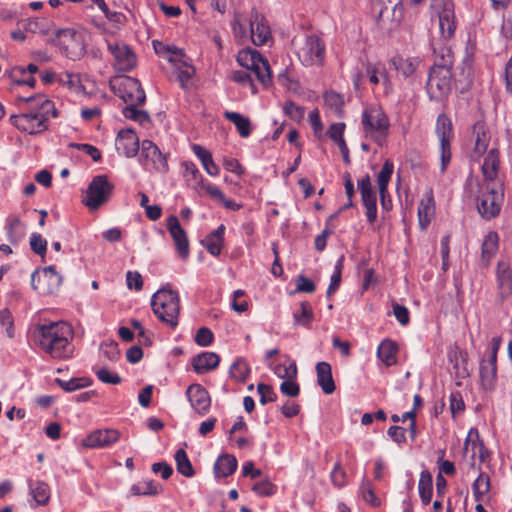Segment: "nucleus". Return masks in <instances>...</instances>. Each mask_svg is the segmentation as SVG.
<instances>
[{
  "label": "nucleus",
  "instance_id": "2eb2a0df",
  "mask_svg": "<svg viewBox=\"0 0 512 512\" xmlns=\"http://www.w3.org/2000/svg\"><path fill=\"white\" fill-rule=\"evenodd\" d=\"M61 283L62 277L53 266L45 267L41 272L34 271L31 275L32 287L40 294L55 292Z\"/></svg>",
  "mask_w": 512,
  "mask_h": 512
},
{
  "label": "nucleus",
  "instance_id": "6e6552de",
  "mask_svg": "<svg viewBox=\"0 0 512 512\" xmlns=\"http://www.w3.org/2000/svg\"><path fill=\"white\" fill-rule=\"evenodd\" d=\"M238 64L253 72L259 82L267 86L271 82V70L267 59L255 49L246 48L238 52Z\"/></svg>",
  "mask_w": 512,
  "mask_h": 512
},
{
  "label": "nucleus",
  "instance_id": "dca6fc26",
  "mask_svg": "<svg viewBox=\"0 0 512 512\" xmlns=\"http://www.w3.org/2000/svg\"><path fill=\"white\" fill-rule=\"evenodd\" d=\"M357 186L360 191L362 204L366 209L367 220L369 223H374L377 218V199L372 189L370 176L365 175L358 180Z\"/></svg>",
  "mask_w": 512,
  "mask_h": 512
},
{
  "label": "nucleus",
  "instance_id": "c85d7f7f",
  "mask_svg": "<svg viewBox=\"0 0 512 512\" xmlns=\"http://www.w3.org/2000/svg\"><path fill=\"white\" fill-rule=\"evenodd\" d=\"M219 362L220 358L214 352H202L192 358V366L198 374L215 369Z\"/></svg>",
  "mask_w": 512,
  "mask_h": 512
},
{
  "label": "nucleus",
  "instance_id": "c03bdc74",
  "mask_svg": "<svg viewBox=\"0 0 512 512\" xmlns=\"http://www.w3.org/2000/svg\"><path fill=\"white\" fill-rule=\"evenodd\" d=\"M294 324L309 327L314 318V313L309 302H301L300 310L293 313Z\"/></svg>",
  "mask_w": 512,
  "mask_h": 512
},
{
  "label": "nucleus",
  "instance_id": "393cba45",
  "mask_svg": "<svg viewBox=\"0 0 512 512\" xmlns=\"http://www.w3.org/2000/svg\"><path fill=\"white\" fill-rule=\"evenodd\" d=\"M316 375H317V384L321 387L322 391L330 395L335 389V382L332 376V368L328 362L321 361L316 364Z\"/></svg>",
  "mask_w": 512,
  "mask_h": 512
},
{
  "label": "nucleus",
  "instance_id": "c756f323",
  "mask_svg": "<svg viewBox=\"0 0 512 512\" xmlns=\"http://www.w3.org/2000/svg\"><path fill=\"white\" fill-rule=\"evenodd\" d=\"M193 153L200 160L204 170L210 176H218L220 173L219 166L213 161L212 154L199 144L191 146Z\"/></svg>",
  "mask_w": 512,
  "mask_h": 512
},
{
  "label": "nucleus",
  "instance_id": "864d4df0",
  "mask_svg": "<svg viewBox=\"0 0 512 512\" xmlns=\"http://www.w3.org/2000/svg\"><path fill=\"white\" fill-rule=\"evenodd\" d=\"M137 106L127 105L122 113L127 119L138 122L141 125H145L150 122L149 114L144 110H139Z\"/></svg>",
  "mask_w": 512,
  "mask_h": 512
},
{
  "label": "nucleus",
  "instance_id": "a18cd8bd",
  "mask_svg": "<svg viewBox=\"0 0 512 512\" xmlns=\"http://www.w3.org/2000/svg\"><path fill=\"white\" fill-rule=\"evenodd\" d=\"M177 471L185 477H193L195 471L184 449H178L175 453Z\"/></svg>",
  "mask_w": 512,
  "mask_h": 512
},
{
  "label": "nucleus",
  "instance_id": "f257e3e1",
  "mask_svg": "<svg viewBox=\"0 0 512 512\" xmlns=\"http://www.w3.org/2000/svg\"><path fill=\"white\" fill-rule=\"evenodd\" d=\"M18 103L26 104L25 111L11 115L10 122L22 132L42 133L47 130L49 120L58 116L54 102L42 94L29 97L21 96L18 98Z\"/></svg>",
  "mask_w": 512,
  "mask_h": 512
},
{
  "label": "nucleus",
  "instance_id": "bb28decb",
  "mask_svg": "<svg viewBox=\"0 0 512 512\" xmlns=\"http://www.w3.org/2000/svg\"><path fill=\"white\" fill-rule=\"evenodd\" d=\"M393 68L399 72L404 78H411L420 65V59L417 57L394 56L390 60Z\"/></svg>",
  "mask_w": 512,
  "mask_h": 512
},
{
  "label": "nucleus",
  "instance_id": "2f4dec72",
  "mask_svg": "<svg viewBox=\"0 0 512 512\" xmlns=\"http://www.w3.org/2000/svg\"><path fill=\"white\" fill-rule=\"evenodd\" d=\"M29 492L36 505H46L50 499L49 485L40 480L28 479Z\"/></svg>",
  "mask_w": 512,
  "mask_h": 512
},
{
  "label": "nucleus",
  "instance_id": "4d7b16f0",
  "mask_svg": "<svg viewBox=\"0 0 512 512\" xmlns=\"http://www.w3.org/2000/svg\"><path fill=\"white\" fill-rule=\"evenodd\" d=\"M97 378L105 384L118 385L121 383V377L112 371H110L107 367L101 366L93 369Z\"/></svg>",
  "mask_w": 512,
  "mask_h": 512
},
{
  "label": "nucleus",
  "instance_id": "052dcab7",
  "mask_svg": "<svg viewBox=\"0 0 512 512\" xmlns=\"http://www.w3.org/2000/svg\"><path fill=\"white\" fill-rule=\"evenodd\" d=\"M252 491L261 497L272 496L276 492V486L268 479L257 482L252 486Z\"/></svg>",
  "mask_w": 512,
  "mask_h": 512
},
{
  "label": "nucleus",
  "instance_id": "20e7f679",
  "mask_svg": "<svg viewBox=\"0 0 512 512\" xmlns=\"http://www.w3.org/2000/svg\"><path fill=\"white\" fill-rule=\"evenodd\" d=\"M247 25L250 28V39L256 46H262L271 40V29L267 20L257 11H252L249 18H245L241 14H235L231 27L234 37L238 41H245L248 39Z\"/></svg>",
  "mask_w": 512,
  "mask_h": 512
},
{
  "label": "nucleus",
  "instance_id": "9b49d317",
  "mask_svg": "<svg viewBox=\"0 0 512 512\" xmlns=\"http://www.w3.org/2000/svg\"><path fill=\"white\" fill-rule=\"evenodd\" d=\"M112 87L116 94L127 104L140 106L146 100V94L138 79L130 76H118L115 78Z\"/></svg>",
  "mask_w": 512,
  "mask_h": 512
},
{
  "label": "nucleus",
  "instance_id": "4c0bfd02",
  "mask_svg": "<svg viewBox=\"0 0 512 512\" xmlns=\"http://www.w3.org/2000/svg\"><path fill=\"white\" fill-rule=\"evenodd\" d=\"M419 496L424 505H428L431 502L433 494V480L432 475L428 470H423L420 473L418 483Z\"/></svg>",
  "mask_w": 512,
  "mask_h": 512
},
{
  "label": "nucleus",
  "instance_id": "3c124183",
  "mask_svg": "<svg viewBox=\"0 0 512 512\" xmlns=\"http://www.w3.org/2000/svg\"><path fill=\"white\" fill-rule=\"evenodd\" d=\"M498 249V235L496 232H489L482 243V257L489 260Z\"/></svg>",
  "mask_w": 512,
  "mask_h": 512
},
{
  "label": "nucleus",
  "instance_id": "603ef678",
  "mask_svg": "<svg viewBox=\"0 0 512 512\" xmlns=\"http://www.w3.org/2000/svg\"><path fill=\"white\" fill-rule=\"evenodd\" d=\"M100 356L107 359L110 362H117L120 357V351L118 344L115 341H105L100 345Z\"/></svg>",
  "mask_w": 512,
  "mask_h": 512
},
{
  "label": "nucleus",
  "instance_id": "13d9d810",
  "mask_svg": "<svg viewBox=\"0 0 512 512\" xmlns=\"http://www.w3.org/2000/svg\"><path fill=\"white\" fill-rule=\"evenodd\" d=\"M0 325L4 328L6 336L13 339L15 336L14 318L8 308L0 310Z\"/></svg>",
  "mask_w": 512,
  "mask_h": 512
},
{
  "label": "nucleus",
  "instance_id": "1a4fd4ad",
  "mask_svg": "<svg viewBox=\"0 0 512 512\" xmlns=\"http://www.w3.org/2000/svg\"><path fill=\"white\" fill-rule=\"evenodd\" d=\"M477 209L481 216L487 220L497 216L501 209L503 191L502 184H485L480 187Z\"/></svg>",
  "mask_w": 512,
  "mask_h": 512
},
{
  "label": "nucleus",
  "instance_id": "de8ad7c7",
  "mask_svg": "<svg viewBox=\"0 0 512 512\" xmlns=\"http://www.w3.org/2000/svg\"><path fill=\"white\" fill-rule=\"evenodd\" d=\"M325 106L328 107L336 116H342V107L344 104L340 94L334 91L325 92L323 95Z\"/></svg>",
  "mask_w": 512,
  "mask_h": 512
},
{
  "label": "nucleus",
  "instance_id": "f3484780",
  "mask_svg": "<svg viewBox=\"0 0 512 512\" xmlns=\"http://www.w3.org/2000/svg\"><path fill=\"white\" fill-rule=\"evenodd\" d=\"M167 229L174 241L177 253L182 259L189 256V240L186 231L180 225L179 219L175 215H170L166 220Z\"/></svg>",
  "mask_w": 512,
  "mask_h": 512
},
{
  "label": "nucleus",
  "instance_id": "79ce46f5",
  "mask_svg": "<svg viewBox=\"0 0 512 512\" xmlns=\"http://www.w3.org/2000/svg\"><path fill=\"white\" fill-rule=\"evenodd\" d=\"M159 493V485L153 480H144L130 487L132 496H155Z\"/></svg>",
  "mask_w": 512,
  "mask_h": 512
},
{
  "label": "nucleus",
  "instance_id": "bf43d9fd",
  "mask_svg": "<svg viewBox=\"0 0 512 512\" xmlns=\"http://www.w3.org/2000/svg\"><path fill=\"white\" fill-rule=\"evenodd\" d=\"M343 260V256L340 257L334 266V271L333 274L331 275L330 284L327 289V297H330L332 294H334L340 286Z\"/></svg>",
  "mask_w": 512,
  "mask_h": 512
},
{
  "label": "nucleus",
  "instance_id": "f03ea898",
  "mask_svg": "<svg viewBox=\"0 0 512 512\" xmlns=\"http://www.w3.org/2000/svg\"><path fill=\"white\" fill-rule=\"evenodd\" d=\"M31 338L53 359H68L73 354V330L65 322L36 325L31 331Z\"/></svg>",
  "mask_w": 512,
  "mask_h": 512
},
{
  "label": "nucleus",
  "instance_id": "338daca9",
  "mask_svg": "<svg viewBox=\"0 0 512 512\" xmlns=\"http://www.w3.org/2000/svg\"><path fill=\"white\" fill-rule=\"evenodd\" d=\"M202 243L211 255L218 256L221 253L223 241L218 236L208 235Z\"/></svg>",
  "mask_w": 512,
  "mask_h": 512
},
{
  "label": "nucleus",
  "instance_id": "cd10ccee",
  "mask_svg": "<svg viewBox=\"0 0 512 512\" xmlns=\"http://www.w3.org/2000/svg\"><path fill=\"white\" fill-rule=\"evenodd\" d=\"M448 361L452 365L453 372L457 378L464 379L469 376L467 367V354L457 347L448 352Z\"/></svg>",
  "mask_w": 512,
  "mask_h": 512
},
{
  "label": "nucleus",
  "instance_id": "6ab92c4d",
  "mask_svg": "<svg viewBox=\"0 0 512 512\" xmlns=\"http://www.w3.org/2000/svg\"><path fill=\"white\" fill-rule=\"evenodd\" d=\"M120 434L115 429H99L91 432L82 441L85 448L95 449L108 447L119 440Z\"/></svg>",
  "mask_w": 512,
  "mask_h": 512
},
{
  "label": "nucleus",
  "instance_id": "0eeeda50",
  "mask_svg": "<svg viewBox=\"0 0 512 512\" xmlns=\"http://www.w3.org/2000/svg\"><path fill=\"white\" fill-rule=\"evenodd\" d=\"M326 47L324 41L317 35H306L296 46V54L302 65L306 67L320 66L325 59Z\"/></svg>",
  "mask_w": 512,
  "mask_h": 512
},
{
  "label": "nucleus",
  "instance_id": "4468645a",
  "mask_svg": "<svg viewBox=\"0 0 512 512\" xmlns=\"http://www.w3.org/2000/svg\"><path fill=\"white\" fill-rule=\"evenodd\" d=\"M431 6L438 13L441 37L445 40L452 38L456 30L454 4L449 0H432Z\"/></svg>",
  "mask_w": 512,
  "mask_h": 512
},
{
  "label": "nucleus",
  "instance_id": "7c9ffc66",
  "mask_svg": "<svg viewBox=\"0 0 512 512\" xmlns=\"http://www.w3.org/2000/svg\"><path fill=\"white\" fill-rule=\"evenodd\" d=\"M237 459L231 454L220 455L214 464V474L216 477H228L237 469Z\"/></svg>",
  "mask_w": 512,
  "mask_h": 512
},
{
  "label": "nucleus",
  "instance_id": "ea45409f",
  "mask_svg": "<svg viewBox=\"0 0 512 512\" xmlns=\"http://www.w3.org/2000/svg\"><path fill=\"white\" fill-rule=\"evenodd\" d=\"M435 208L433 198L422 199L418 207V220L422 230H425L434 216Z\"/></svg>",
  "mask_w": 512,
  "mask_h": 512
},
{
  "label": "nucleus",
  "instance_id": "37998d69",
  "mask_svg": "<svg viewBox=\"0 0 512 512\" xmlns=\"http://www.w3.org/2000/svg\"><path fill=\"white\" fill-rule=\"evenodd\" d=\"M250 374V368L246 361L242 358L235 360L229 369V376L236 382L243 383L247 380Z\"/></svg>",
  "mask_w": 512,
  "mask_h": 512
},
{
  "label": "nucleus",
  "instance_id": "e2e57ef3",
  "mask_svg": "<svg viewBox=\"0 0 512 512\" xmlns=\"http://www.w3.org/2000/svg\"><path fill=\"white\" fill-rule=\"evenodd\" d=\"M257 391L260 395V403L265 405L270 402H274L277 399V395L273 390L272 386L264 383H259L257 385Z\"/></svg>",
  "mask_w": 512,
  "mask_h": 512
},
{
  "label": "nucleus",
  "instance_id": "f704fd0d",
  "mask_svg": "<svg viewBox=\"0 0 512 512\" xmlns=\"http://www.w3.org/2000/svg\"><path fill=\"white\" fill-rule=\"evenodd\" d=\"M490 487V477L486 473L480 472L472 484V492L475 501L483 502L490 491Z\"/></svg>",
  "mask_w": 512,
  "mask_h": 512
},
{
  "label": "nucleus",
  "instance_id": "a19ab883",
  "mask_svg": "<svg viewBox=\"0 0 512 512\" xmlns=\"http://www.w3.org/2000/svg\"><path fill=\"white\" fill-rule=\"evenodd\" d=\"M473 134L475 136L474 154L480 156L487 150L490 136L486 133L484 125L480 123L474 125Z\"/></svg>",
  "mask_w": 512,
  "mask_h": 512
},
{
  "label": "nucleus",
  "instance_id": "6e6d98bb",
  "mask_svg": "<svg viewBox=\"0 0 512 512\" xmlns=\"http://www.w3.org/2000/svg\"><path fill=\"white\" fill-rule=\"evenodd\" d=\"M182 168L184 170V177L188 182H193L199 186L203 184V176L201 175L195 163L191 161H184L182 163Z\"/></svg>",
  "mask_w": 512,
  "mask_h": 512
},
{
  "label": "nucleus",
  "instance_id": "9d476101",
  "mask_svg": "<svg viewBox=\"0 0 512 512\" xmlns=\"http://www.w3.org/2000/svg\"><path fill=\"white\" fill-rule=\"evenodd\" d=\"M435 132L439 140L440 173L443 174L451 162V142L454 138L451 120L445 114L437 117Z\"/></svg>",
  "mask_w": 512,
  "mask_h": 512
},
{
  "label": "nucleus",
  "instance_id": "a211bd4d",
  "mask_svg": "<svg viewBox=\"0 0 512 512\" xmlns=\"http://www.w3.org/2000/svg\"><path fill=\"white\" fill-rule=\"evenodd\" d=\"M108 49L114 57V65L118 71L128 72L135 67V54L127 45L123 43L109 44Z\"/></svg>",
  "mask_w": 512,
  "mask_h": 512
},
{
  "label": "nucleus",
  "instance_id": "423d86ee",
  "mask_svg": "<svg viewBox=\"0 0 512 512\" xmlns=\"http://www.w3.org/2000/svg\"><path fill=\"white\" fill-rule=\"evenodd\" d=\"M361 122L365 134L381 145L390 126L389 119L382 108L378 106L366 107L362 113Z\"/></svg>",
  "mask_w": 512,
  "mask_h": 512
},
{
  "label": "nucleus",
  "instance_id": "e433bc0d",
  "mask_svg": "<svg viewBox=\"0 0 512 512\" xmlns=\"http://www.w3.org/2000/svg\"><path fill=\"white\" fill-rule=\"evenodd\" d=\"M224 117L236 126L237 131L241 137L246 138L250 135L251 122L248 117H245L238 112L232 111H225Z\"/></svg>",
  "mask_w": 512,
  "mask_h": 512
},
{
  "label": "nucleus",
  "instance_id": "8fccbe9b",
  "mask_svg": "<svg viewBox=\"0 0 512 512\" xmlns=\"http://www.w3.org/2000/svg\"><path fill=\"white\" fill-rule=\"evenodd\" d=\"M55 382L66 392H73L88 387L92 383L91 379L87 377L72 378L68 381L57 378Z\"/></svg>",
  "mask_w": 512,
  "mask_h": 512
},
{
  "label": "nucleus",
  "instance_id": "ddd939ff",
  "mask_svg": "<svg viewBox=\"0 0 512 512\" xmlns=\"http://www.w3.org/2000/svg\"><path fill=\"white\" fill-rule=\"evenodd\" d=\"M139 162L145 169L159 173H166L169 169L166 155L150 140L142 141Z\"/></svg>",
  "mask_w": 512,
  "mask_h": 512
},
{
  "label": "nucleus",
  "instance_id": "49530a36",
  "mask_svg": "<svg viewBox=\"0 0 512 512\" xmlns=\"http://www.w3.org/2000/svg\"><path fill=\"white\" fill-rule=\"evenodd\" d=\"M497 377V366L487 365L485 363L480 364V378L482 386L486 390H492L495 386Z\"/></svg>",
  "mask_w": 512,
  "mask_h": 512
},
{
  "label": "nucleus",
  "instance_id": "a878e982",
  "mask_svg": "<svg viewBox=\"0 0 512 512\" xmlns=\"http://www.w3.org/2000/svg\"><path fill=\"white\" fill-rule=\"evenodd\" d=\"M496 279L499 289V296L503 300L512 295V272L508 265L499 262L496 269Z\"/></svg>",
  "mask_w": 512,
  "mask_h": 512
},
{
  "label": "nucleus",
  "instance_id": "680f3d73",
  "mask_svg": "<svg viewBox=\"0 0 512 512\" xmlns=\"http://www.w3.org/2000/svg\"><path fill=\"white\" fill-rule=\"evenodd\" d=\"M30 248L39 256H44L47 251V241L39 233H32L30 236Z\"/></svg>",
  "mask_w": 512,
  "mask_h": 512
},
{
  "label": "nucleus",
  "instance_id": "412c9836",
  "mask_svg": "<svg viewBox=\"0 0 512 512\" xmlns=\"http://www.w3.org/2000/svg\"><path fill=\"white\" fill-rule=\"evenodd\" d=\"M188 400L193 409L200 415H205L211 406V399L208 391L200 384H192L186 391Z\"/></svg>",
  "mask_w": 512,
  "mask_h": 512
},
{
  "label": "nucleus",
  "instance_id": "58836bf2",
  "mask_svg": "<svg viewBox=\"0 0 512 512\" xmlns=\"http://www.w3.org/2000/svg\"><path fill=\"white\" fill-rule=\"evenodd\" d=\"M366 73L369 77V81L377 85L380 83V77L383 79V84L385 86V92L390 93L392 91V83L386 73L384 67H380L374 64H368L366 67Z\"/></svg>",
  "mask_w": 512,
  "mask_h": 512
},
{
  "label": "nucleus",
  "instance_id": "b1692460",
  "mask_svg": "<svg viewBox=\"0 0 512 512\" xmlns=\"http://www.w3.org/2000/svg\"><path fill=\"white\" fill-rule=\"evenodd\" d=\"M379 20L399 23L403 16L402 0H380Z\"/></svg>",
  "mask_w": 512,
  "mask_h": 512
},
{
  "label": "nucleus",
  "instance_id": "09e8293b",
  "mask_svg": "<svg viewBox=\"0 0 512 512\" xmlns=\"http://www.w3.org/2000/svg\"><path fill=\"white\" fill-rule=\"evenodd\" d=\"M394 165L390 160H386L377 176V183L380 194H386L387 186L393 173Z\"/></svg>",
  "mask_w": 512,
  "mask_h": 512
},
{
  "label": "nucleus",
  "instance_id": "39448f33",
  "mask_svg": "<svg viewBox=\"0 0 512 512\" xmlns=\"http://www.w3.org/2000/svg\"><path fill=\"white\" fill-rule=\"evenodd\" d=\"M151 307L154 314L161 321L172 328L178 325L180 312L179 295L170 289L158 290L151 299Z\"/></svg>",
  "mask_w": 512,
  "mask_h": 512
},
{
  "label": "nucleus",
  "instance_id": "69168bd1",
  "mask_svg": "<svg viewBox=\"0 0 512 512\" xmlns=\"http://www.w3.org/2000/svg\"><path fill=\"white\" fill-rule=\"evenodd\" d=\"M231 79L239 84L247 85L253 93H256V87L252 80L251 74L246 70H237L231 73Z\"/></svg>",
  "mask_w": 512,
  "mask_h": 512
},
{
  "label": "nucleus",
  "instance_id": "774afa93",
  "mask_svg": "<svg viewBox=\"0 0 512 512\" xmlns=\"http://www.w3.org/2000/svg\"><path fill=\"white\" fill-rule=\"evenodd\" d=\"M214 336L212 331L207 327H201L194 337V341L198 346L207 347L212 344Z\"/></svg>",
  "mask_w": 512,
  "mask_h": 512
},
{
  "label": "nucleus",
  "instance_id": "0e129e2a",
  "mask_svg": "<svg viewBox=\"0 0 512 512\" xmlns=\"http://www.w3.org/2000/svg\"><path fill=\"white\" fill-rule=\"evenodd\" d=\"M346 477H347L346 472L342 468L340 461H337L331 471V474H330L332 483L336 487L341 488V487L345 486V484H346Z\"/></svg>",
  "mask_w": 512,
  "mask_h": 512
},
{
  "label": "nucleus",
  "instance_id": "5701e85b",
  "mask_svg": "<svg viewBox=\"0 0 512 512\" xmlns=\"http://www.w3.org/2000/svg\"><path fill=\"white\" fill-rule=\"evenodd\" d=\"M498 169H499V157L498 150L491 149L484 158V162L482 164V174L485 180V184L496 185L502 184L498 179Z\"/></svg>",
  "mask_w": 512,
  "mask_h": 512
},
{
  "label": "nucleus",
  "instance_id": "5fc2aeb1",
  "mask_svg": "<svg viewBox=\"0 0 512 512\" xmlns=\"http://www.w3.org/2000/svg\"><path fill=\"white\" fill-rule=\"evenodd\" d=\"M268 366L279 378L294 380L297 377V366L295 362H291L288 366L277 364L274 367L272 363H268Z\"/></svg>",
  "mask_w": 512,
  "mask_h": 512
},
{
  "label": "nucleus",
  "instance_id": "72a5a7b5",
  "mask_svg": "<svg viewBox=\"0 0 512 512\" xmlns=\"http://www.w3.org/2000/svg\"><path fill=\"white\" fill-rule=\"evenodd\" d=\"M397 344L389 339L383 340L377 349V356L386 365L392 366L397 362Z\"/></svg>",
  "mask_w": 512,
  "mask_h": 512
},
{
  "label": "nucleus",
  "instance_id": "4be33fe9",
  "mask_svg": "<svg viewBox=\"0 0 512 512\" xmlns=\"http://www.w3.org/2000/svg\"><path fill=\"white\" fill-rule=\"evenodd\" d=\"M465 453H471V458L478 457L480 463H485L490 456L476 428H471L464 443Z\"/></svg>",
  "mask_w": 512,
  "mask_h": 512
},
{
  "label": "nucleus",
  "instance_id": "aec40b11",
  "mask_svg": "<svg viewBox=\"0 0 512 512\" xmlns=\"http://www.w3.org/2000/svg\"><path fill=\"white\" fill-rule=\"evenodd\" d=\"M115 147L119 154H122L128 158H132L137 155L140 151L141 145L136 133L131 129H124L119 131Z\"/></svg>",
  "mask_w": 512,
  "mask_h": 512
},
{
  "label": "nucleus",
  "instance_id": "c9c22d12",
  "mask_svg": "<svg viewBox=\"0 0 512 512\" xmlns=\"http://www.w3.org/2000/svg\"><path fill=\"white\" fill-rule=\"evenodd\" d=\"M153 46L155 52L159 56L166 58L171 63H173L174 61H179L182 58H185L183 50L174 45H168L162 42L154 41Z\"/></svg>",
  "mask_w": 512,
  "mask_h": 512
},
{
  "label": "nucleus",
  "instance_id": "7ed1b4c3",
  "mask_svg": "<svg viewBox=\"0 0 512 512\" xmlns=\"http://www.w3.org/2000/svg\"><path fill=\"white\" fill-rule=\"evenodd\" d=\"M435 62L430 69L426 90L431 100L440 101L451 91L454 55L449 47L434 49Z\"/></svg>",
  "mask_w": 512,
  "mask_h": 512
},
{
  "label": "nucleus",
  "instance_id": "473e14b6",
  "mask_svg": "<svg viewBox=\"0 0 512 512\" xmlns=\"http://www.w3.org/2000/svg\"><path fill=\"white\" fill-rule=\"evenodd\" d=\"M174 73L176 74L177 80L180 83L181 88L188 89L191 85L192 77L195 74V68L187 63L185 58L179 61H174Z\"/></svg>",
  "mask_w": 512,
  "mask_h": 512
},
{
  "label": "nucleus",
  "instance_id": "f8f14e48",
  "mask_svg": "<svg viewBox=\"0 0 512 512\" xmlns=\"http://www.w3.org/2000/svg\"><path fill=\"white\" fill-rule=\"evenodd\" d=\"M113 189L114 185L106 175L95 176L86 190L85 205L91 210L98 209L109 200Z\"/></svg>",
  "mask_w": 512,
  "mask_h": 512
}]
</instances>
